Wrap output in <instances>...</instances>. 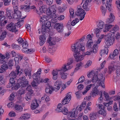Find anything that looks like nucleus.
Returning a JSON list of instances; mask_svg holds the SVG:
<instances>
[{"label": "nucleus", "instance_id": "obj_48", "mask_svg": "<svg viewBox=\"0 0 120 120\" xmlns=\"http://www.w3.org/2000/svg\"><path fill=\"white\" fill-rule=\"evenodd\" d=\"M26 90L29 91V93H33V90L32 89L31 86L30 85H29L26 88Z\"/></svg>", "mask_w": 120, "mask_h": 120}, {"label": "nucleus", "instance_id": "obj_34", "mask_svg": "<svg viewBox=\"0 0 120 120\" xmlns=\"http://www.w3.org/2000/svg\"><path fill=\"white\" fill-rule=\"evenodd\" d=\"M52 86H49L48 87L46 88L45 89V92L47 93H49L51 94L52 93V92L53 91V89H52Z\"/></svg>", "mask_w": 120, "mask_h": 120}, {"label": "nucleus", "instance_id": "obj_21", "mask_svg": "<svg viewBox=\"0 0 120 120\" xmlns=\"http://www.w3.org/2000/svg\"><path fill=\"white\" fill-rule=\"evenodd\" d=\"M106 2L105 4V6L107 8H108V10L110 11L112 10L111 3V2L112 0H106Z\"/></svg>", "mask_w": 120, "mask_h": 120}, {"label": "nucleus", "instance_id": "obj_4", "mask_svg": "<svg viewBox=\"0 0 120 120\" xmlns=\"http://www.w3.org/2000/svg\"><path fill=\"white\" fill-rule=\"evenodd\" d=\"M69 67L68 68L66 67V64H64L63 66L61 68H60L58 70V71L60 72L59 75H60L61 78L64 80L66 79L67 78V74L65 72L68 71V70L71 68Z\"/></svg>", "mask_w": 120, "mask_h": 120}, {"label": "nucleus", "instance_id": "obj_60", "mask_svg": "<svg viewBox=\"0 0 120 120\" xmlns=\"http://www.w3.org/2000/svg\"><path fill=\"white\" fill-rule=\"evenodd\" d=\"M92 63L91 60H89L87 61L85 65V67L86 68H87L90 66Z\"/></svg>", "mask_w": 120, "mask_h": 120}, {"label": "nucleus", "instance_id": "obj_52", "mask_svg": "<svg viewBox=\"0 0 120 120\" xmlns=\"http://www.w3.org/2000/svg\"><path fill=\"white\" fill-rule=\"evenodd\" d=\"M84 77L83 76H81L78 79V82L77 84L83 82L84 80Z\"/></svg>", "mask_w": 120, "mask_h": 120}, {"label": "nucleus", "instance_id": "obj_3", "mask_svg": "<svg viewBox=\"0 0 120 120\" xmlns=\"http://www.w3.org/2000/svg\"><path fill=\"white\" fill-rule=\"evenodd\" d=\"M105 78L103 77L101 74H98L96 75L92 79V82L94 83H95L97 81H100L99 85L101 86L103 88H105L104 85Z\"/></svg>", "mask_w": 120, "mask_h": 120}, {"label": "nucleus", "instance_id": "obj_62", "mask_svg": "<svg viewBox=\"0 0 120 120\" xmlns=\"http://www.w3.org/2000/svg\"><path fill=\"white\" fill-rule=\"evenodd\" d=\"M20 86V83L18 82V83L15 84V85L14 86L15 89L17 90L19 88Z\"/></svg>", "mask_w": 120, "mask_h": 120}, {"label": "nucleus", "instance_id": "obj_26", "mask_svg": "<svg viewBox=\"0 0 120 120\" xmlns=\"http://www.w3.org/2000/svg\"><path fill=\"white\" fill-rule=\"evenodd\" d=\"M33 93H27L26 94L25 98L27 101H30L31 99L32 96H33Z\"/></svg>", "mask_w": 120, "mask_h": 120}, {"label": "nucleus", "instance_id": "obj_19", "mask_svg": "<svg viewBox=\"0 0 120 120\" xmlns=\"http://www.w3.org/2000/svg\"><path fill=\"white\" fill-rule=\"evenodd\" d=\"M15 79L13 78H10L9 79V82L7 86V88H9L15 84Z\"/></svg>", "mask_w": 120, "mask_h": 120}, {"label": "nucleus", "instance_id": "obj_57", "mask_svg": "<svg viewBox=\"0 0 120 120\" xmlns=\"http://www.w3.org/2000/svg\"><path fill=\"white\" fill-rule=\"evenodd\" d=\"M86 38L88 40V42H89V41H93L92 39L91 36L90 34H89L87 35Z\"/></svg>", "mask_w": 120, "mask_h": 120}, {"label": "nucleus", "instance_id": "obj_23", "mask_svg": "<svg viewBox=\"0 0 120 120\" xmlns=\"http://www.w3.org/2000/svg\"><path fill=\"white\" fill-rule=\"evenodd\" d=\"M6 10V14L8 17L9 19H12V15L13 14V11L11 10H9L8 8H7Z\"/></svg>", "mask_w": 120, "mask_h": 120}, {"label": "nucleus", "instance_id": "obj_30", "mask_svg": "<svg viewBox=\"0 0 120 120\" xmlns=\"http://www.w3.org/2000/svg\"><path fill=\"white\" fill-rule=\"evenodd\" d=\"M98 87L97 86L94 87V88L93 89L92 94L91 95V96L94 97L95 96L96 94H98V90L97 89Z\"/></svg>", "mask_w": 120, "mask_h": 120}, {"label": "nucleus", "instance_id": "obj_7", "mask_svg": "<svg viewBox=\"0 0 120 120\" xmlns=\"http://www.w3.org/2000/svg\"><path fill=\"white\" fill-rule=\"evenodd\" d=\"M51 20H49L46 23L45 26L43 24L42 26L41 32L42 34L44 35L46 33V31H49L50 29L49 28L51 26V23L50 22Z\"/></svg>", "mask_w": 120, "mask_h": 120}, {"label": "nucleus", "instance_id": "obj_32", "mask_svg": "<svg viewBox=\"0 0 120 120\" xmlns=\"http://www.w3.org/2000/svg\"><path fill=\"white\" fill-rule=\"evenodd\" d=\"M46 6V5H43L40 7L39 8V10L40 12L41 13H45L47 11Z\"/></svg>", "mask_w": 120, "mask_h": 120}, {"label": "nucleus", "instance_id": "obj_8", "mask_svg": "<svg viewBox=\"0 0 120 120\" xmlns=\"http://www.w3.org/2000/svg\"><path fill=\"white\" fill-rule=\"evenodd\" d=\"M12 18H13L15 19H19V18L21 19H24L26 16L24 17H21V12L18 10H16L14 9V12L13 14H12Z\"/></svg>", "mask_w": 120, "mask_h": 120}, {"label": "nucleus", "instance_id": "obj_53", "mask_svg": "<svg viewBox=\"0 0 120 120\" xmlns=\"http://www.w3.org/2000/svg\"><path fill=\"white\" fill-rule=\"evenodd\" d=\"M23 20H19V22H18L17 23H16L17 24V26L19 27H20L23 24Z\"/></svg>", "mask_w": 120, "mask_h": 120}, {"label": "nucleus", "instance_id": "obj_20", "mask_svg": "<svg viewBox=\"0 0 120 120\" xmlns=\"http://www.w3.org/2000/svg\"><path fill=\"white\" fill-rule=\"evenodd\" d=\"M118 50L117 49H116L113 51L112 54L111 53L110 54L109 57L111 59H114V57L118 56Z\"/></svg>", "mask_w": 120, "mask_h": 120}, {"label": "nucleus", "instance_id": "obj_6", "mask_svg": "<svg viewBox=\"0 0 120 120\" xmlns=\"http://www.w3.org/2000/svg\"><path fill=\"white\" fill-rule=\"evenodd\" d=\"M86 13L81 7L78 8V10L75 12V14L78 16L81 17L80 20H82L84 18Z\"/></svg>", "mask_w": 120, "mask_h": 120}, {"label": "nucleus", "instance_id": "obj_42", "mask_svg": "<svg viewBox=\"0 0 120 120\" xmlns=\"http://www.w3.org/2000/svg\"><path fill=\"white\" fill-rule=\"evenodd\" d=\"M74 60L72 58H70L69 59V60H68V63H67V65H66V67H68V68L69 66L68 67L69 65L71 64L73 62ZM70 68H71V67L70 66Z\"/></svg>", "mask_w": 120, "mask_h": 120}, {"label": "nucleus", "instance_id": "obj_9", "mask_svg": "<svg viewBox=\"0 0 120 120\" xmlns=\"http://www.w3.org/2000/svg\"><path fill=\"white\" fill-rule=\"evenodd\" d=\"M54 28L56 29L57 32L59 33H62L64 30L63 24L62 23H56L54 25Z\"/></svg>", "mask_w": 120, "mask_h": 120}, {"label": "nucleus", "instance_id": "obj_16", "mask_svg": "<svg viewBox=\"0 0 120 120\" xmlns=\"http://www.w3.org/2000/svg\"><path fill=\"white\" fill-rule=\"evenodd\" d=\"M98 106L99 108L101 109L98 112V113L103 115L104 116H105L106 115V111L104 110L105 107L102 104L99 105Z\"/></svg>", "mask_w": 120, "mask_h": 120}, {"label": "nucleus", "instance_id": "obj_39", "mask_svg": "<svg viewBox=\"0 0 120 120\" xmlns=\"http://www.w3.org/2000/svg\"><path fill=\"white\" fill-rule=\"evenodd\" d=\"M30 117V115L28 113H26L23 114L20 118L22 119L26 120L29 119Z\"/></svg>", "mask_w": 120, "mask_h": 120}, {"label": "nucleus", "instance_id": "obj_64", "mask_svg": "<svg viewBox=\"0 0 120 120\" xmlns=\"http://www.w3.org/2000/svg\"><path fill=\"white\" fill-rule=\"evenodd\" d=\"M63 111H62L64 115H67L68 113V112L67 109L64 107Z\"/></svg>", "mask_w": 120, "mask_h": 120}, {"label": "nucleus", "instance_id": "obj_25", "mask_svg": "<svg viewBox=\"0 0 120 120\" xmlns=\"http://www.w3.org/2000/svg\"><path fill=\"white\" fill-rule=\"evenodd\" d=\"M109 17V18H108L106 20V22L108 24H109L112 22L115 19L114 16L112 13L110 14Z\"/></svg>", "mask_w": 120, "mask_h": 120}, {"label": "nucleus", "instance_id": "obj_33", "mask_svg": "<svg viewBox=\"0 0 120 120\" xmlns=\"http://www.w3.org/2000/svg\"><path fill=\"white\" fill-rule=\"evenodd\" d=\"M26 49L23 48V49H22V51L25 53L30 54H31L34 51V50L33 49H28L27 50H26Z\"/></svg>", "mask_w": 120, "mask_h": 120}, {"label": "nucleus", "instance_id": "obj_37", "mask_svg": "<svg viewBox=\"0 0 120 120\" xmlns=\"http://www.w3.org/2000/svg\"><path fill=\"white\" fill-rule=\"evenodd\" d=\"M20 87H26L28 85V80L25 81L20 83Z\"/></svg>", "mask_w": 120, "mask_h": 120}, {"label": "nucleus", "instance_id": "obj_47", "mask_svg": "<svg viewBox=\"0 0 120 120\" xmlns=\"http://www.w3.org/2000/svg\"><path fill=\"white\" fill-rule=\"evenodd\" d=\"M69 11L70 13V15L72 17V18L75 17V16L74 15V11L73 9L71 8L69 9Z\"/></svg>", "mask_w": 120, "mask_h": 120}, {"label": "nucleus", "instance_id": "obj_2", "mask_svg": "<svg viewBox=\"0 0 120 120\" xmlns=\"http://www.w3.org/2000/svg\"><path fill=\"white\" fill-rule=\"evenodd\" d=\"M110 34L107 35H101L100 37H99L97 41H95L96 42L97 44H99L101 42V39L104 38L105 39V43L106 45L107 46H109L112 45L114 41L115 38L114 36H112Z\"/></svg>", "mask_w": 120, "mask_h": 120}, {"label": "nucleus", "instance_id": "obj_43", "mask_svg": "<svg viewBox=\"0 0 120 120\" xmlns=\"http://www.w3.org/2000/svg\"><path fill=\"white\" fill-rule=\"evenodd\" d=\"M27 80V79H26L25 76H23L21 77H20L19 78L18 80V82L19 83H20L22 82L25 81Z\"/></svg>", "mask_w": 120, "mask_h": 120}, {"label": "nucleus", "instance_id": "obj_12", "mask_svg": "<svg viewBox=\"0 0 120 120\" xmlns=\"http://www.w3.org/2000/svg\"><path fill=\"white\" fill-rule=\"evenodd\" d=\"M41 74V73H38V71H37L32 75L33 78L38 83L42 82L43 81L42 79L40 78V75Z\"/></svg>", "mask_w": 120, "mask_h": 120}, {"label": "nucleus", "instance_id": "obj_24", "mask_svg": "<svg viewBox=\"0 0 120 120\" xmlns=\"http://www.w3.org/2000/svg\"><path fill=\"white\" fill-rule=\"evenodd\" d=\"M58 70L56 71L53 70L52 72V74L53 75L52 79L54 80H56L58 77Z\"/></svg>", "mask_w": 120, "mask_h": 120}, {"label": "nucleus", "instance_id": "obj_38", "mask_svg": "<svg viewBox=\"0 0 120 120\" xmlns=\"http://www.w3.org/2000/svg\"><path fill=\"white\" fill-rule=\"evenodd\" d=\"M12 4L14 9L16 8H17L18 6V0H12Z\"/></svg>", "mask_w": 120, "mask_h": 120}, {"label": "nucleus", "instance_id": "obj_55", "mask_svg": "<svg viewBox=\"0 0 120 120\" xmlns=\"http://www.w3.org/2000/svg\"><path fill=\"white\" fill-rule=\"evenodd\" d=\"M1 68L2 69L5 70L8 69V67L7 65L3 64L1 66Z\"/></svg>", "mask_w": 120, "mask_h": 120}, {"label": "nucleus", "instance_id": "obj_18", "mask_svg": "<svg viewBox=\"0 0 120 120\" xmlns=\"http://www.w3.org/2000/svg\"><path fill=\"white\" fill-rule=\"evenodd\" d=\"M92 0H86L83 4L82 7L83 8L86 10V11L89 10L90 9L88 8V3L89 2H90Z\"/></svg>", "mask_w": 120, "mask_h": 120}, {"label": "nucleus", "instance_id": "obj_29", "mask_svg": "<svg viewBox=\"0 0 120 120\" xmlns=\"http://www.w3.org/2000/svg\"><path fill=\"white\" fill-rule=\"evenodd\" d=\"M15 109L16 111L18 112H20L23 110V108L20 105H16L14 106Z\"/></svg>", "mask_w": 120, "mask_h": 120}, {"label": "nucleus", "instance_id": "obj_63", "mask_svg": "<svg viewBox=\"0 0 120 120\" xmlns=\"http://www.w3.org/2000/svg\"><path fill=\"white\" fill-rule=\"evenodd\" d=\"M4 4L5 5L7 6L10 4V3L11 2V0H4Z\"/></svg>", "mask_w": 120, "mask_h": 120}, {"label": "nucleus", "instance_id": "obj_28", "mask_svg": "<svg viewBox=\"0 0 120 120\" xmlns=\"http://www.w3.org/2000/svg\"><path fill=\"white\" fill-rule=\"evenodd\" d=\"M31 70L30 69H25L24 71L26 76L27 75H28L29 79L31 78Z\"/></svg>", "mask_w": 120, "mask_h": 120}, {"label": "nucleus", "instance_id": "obj_10", "mask_svg": "<svg viewBox=\"0 0 120 120\" xmlns=\"http://www.w3.org/2000/svg\"><path fill=\"white\" fill-rule=\"evenodd\" d=\"M55 8V7L54 6H52L48 8L47 10V14L52 17V16L56 12V10Z\"/></svg>", "mask_w": 120, "mask_h": 120}, {"label": "nucleus", "instance_id": "obj_59", "mask_svg": "<svg viewBox=\"0 0 120 120\" xmlns=\"http://www.w3.org/2000/svg\"><path fill=\"white\" fill-rule=\"evenodd\" d=\"M70 23L71 21H69L67 24L66 26L68 30H71V29Z\"/></svg>", "mask_w": 120, "mask_h": 120}, {"label": "nucleus", "instance_id": "obj_35", "mask_svg": "<svg viewBox=\"0 0 120 120\" xmlns=\"http://www.w3.org/2000/svg\"><path fill=\"white\" fill-rule=\"evenodd\" d=\"M7 32L6 31L3 32L1 35L0 36V41L3 40L6 37V35L7 34Z\"/></svg>", "mask_w": 120, "mask_h": 120}, {"label": "nucleus", "instance_id": "obj_51", "mask_svg": "<svg viewBox=\"0 0 120 120\" xmlns=\"http://www.w3.org/2000/svg\"><path fill=\"white\" fill-rule=\"evenodd\" d=\"M90 75L91 76L92 75L93 76V78L96 75H98V71H91L90 72Z\"/></svg>", "mask_w": 120, "mask_h": 120}, {"label": "nucleus", "instance_id": "obj_14", "mask_svg": "<svg viewBox=\"0 0 120 120\" xmlns=\"http://www.w3.org/2000/svg\"><path fill=\"white\" fill-rule=\"evenodd\" d=\"M79 106L76 107V109H73L71 112H70L69 114L70 116L71 117H76L78 114V112L79 111Z\"/></svg>", "mask_w": 120, "mask_h": 120}, {"label": "nucleus", "instance_id": "obj_13", "mask_svg": "<svg viewBox=\"0 0 120 120\" xmlns=\"http://www.w3.org/2000/svg\"><path fill=\"white\" fill-rule=\"evenodd\" d=\"M62 82L61 81L57 80L54 84L53 87L52 86V89H53V91H57L59 90L60 87L61 85Z\"/></svg>", "mask_w": 120, "mask_h": 120}, {"label": "nucleus", "instance_id": "obj_17", "mask_svg": "<svg viewBox=\"0 0 120 120\" xmlns=\"http://www.w3.org/2000/svg\"><path fill=\"white\" fill-rule=\"evenodd\" d=\"M39 106V105L37 102V100L35 99L32 101L31 107L32 109L33 110L37 108Z\"/></svg>", "mask_w": 120, "mask_h": 120}, {"label": "nucleus", "instance_id": "obj_46", "mask_svg": "<svg viewBox=\"0 0 120 120\" xmlns=\"http://www.w3.org/2000/svg\"><path fill=\"white\" fill-rule=\"evenodd\" d=\"M79 20L78 18H76L75 20H73L71 22L70 24L72 26H74L76 23L79 21Z\"/></svg>", "mask_w": 120, "mask_h": 120}, {"label": "nucleus", "instance_id": "obj_45", "mask_svg": "<svg viewBox=\"0 0 120 120\" xmlns=\"http://www.w3.org/2000/svg\"><path fill=\"white\" fill-rule=\"evenodd\" d=\"M85 36H83L82 38H81L80 39V41L79 42H78L75 44H76L77 43H78L79 44V45H82V46L84 47V44L82 43V41H83L84 40L85 38Z\"/></svg>", "mask_w": 120, "mask_h": 120}, {"label": "nucleus", "instance_id": "obj_15", "mask_svg": "<svg viewBox=\"0 0 120 120\" xmlns=\"http://www.w3.org/2000/svg\"><path fill=\"white\" fill-rule=\"evenodd\" d=\"M71 98V95L68 94L62 101V104L65 105L68 103L70 101Z\"/></svg>", "mask_w": 120, "mask_h": 120}, {"label": "nucleus", "instance_id": "obj_56", "mask_svg": "<svg viewBox=\"0 0 120 120\" xmlns=\"http://www.w3.org/2000/svg\"><path fill=\"white\" fill-rule=\"evenodd\" d=\"M43 1H45L48 5L51 4L53 2V0H42Z\"/></svg>", "mask_w": 120, "mask_h": 120}, {"label": "nucleus", "instance_id": "obj_40", "mask_svg": "<svg viewBox=\"0 0 120 120\" xmlns=\"http://www.w3.org/2000/svg\"><path fill=\"white\" fill-rule=\"evenodd\" d=\"M43 16L42 18L44 21H47L50 20H52V17H51V16L49 15H48V16Z\"/></svg>", "mask_w": 120, "mask_h": 120}, {"label": "nucleus", "instance_id": "obj_44", "mask_svg": "<svg viewBox=\"0 0 120 120\" xmlns=\"http://www.w3.org/2000/svg\"><path fill=\"white\" fill-rule=\"evenodd\" d=\"M4 12L2 11H0V20H3L5 19V17L4 15Z\"/></svg>", "mask_w": 120, "mask_h": 120}, {"label": "nucleus", "instance_id": "obj_41", "mask_svg": "<svg viewBox=\"0 0 120 120\" xmlns=\"http://www.w3.org/2000/svg\"><path fill=\"white\" fill-rule=\"evenodd\" d=\"M103 93L104 95V96L105 97L106 99V101H110L111 98H109V97L108 93H107L105 91H104L103 92Z\"/></svg>", "mask_w": 120, "mask_h": 120}, {"label": "nucleus", "instance_id": "obj_58", "mask_svg": "<svg viewBox=\"0 0 120 120\" xmlns=\"http://www.w3.org/2000/svg\"><path fill=\"white\" fill-rule=\"evenodd\" d=\"M13 60L11 59L9 60L8 64L9 66L11 67L13 66Z\"/></svg>", "mask_w": 120, "mask_h": 120}, {"label": "nucleus", "instance_id": "obj_22", "mask_svg": "<svg viewBox=\"0 0 120 120\" xmlns=\"http://www.w3.org/2000/svg\"><path fill=\"white\" fill-rule=\"evenodd\" d=\"M40 39L39 44L40 46L43 45L45 42L46 38L43 35L40 36L39 38Z\"/></svg>", "mask_w": 120, "mask_h": 120}, {"label": "nucleus", "instance_id": "obj_31", "mask_svg": "<svg viewBox=\"0 0 120 120\" xmlns=\"http://www.w3.org/2000/svg\"><path fill=\"white\" fill-rule=\"evenodd\" d=\"M97 116L96 112H92L90 115V119L92 120H94L96 119Z\"/></svg>", "mask_w": 120, "mask_h": 120}, {"label": "nucleus", "instance_id": "obj_49", "mask_svg": "<svg viewBox=\"0 0 120 120\" xmlns=\"http://www.w3.org/2000/svg\"><path fill=\"white\" fill-rule=\"evenodd\" d=\"M107 50V51H108V49L107 48H105L104 50H101V52H100V54L101 56H102V55H104V54H106V55H107L108 53V51L105 52V51L106 50Z\"/></svg>", "mask_w": 120, "mask_h": 120}, {"label": "nucleus", "instance_id": "obj_61", "mask_svg": "<svg viewBox=\"0 0 120 120\" xmlns=\"http://www.w3.org/2000/svg\"><path fill=\"white\" fill-rule=\"evenodd\" d=\"M81 92L80 91H77L75 93V94L76 95V97L78 98H79L81 97Z\"/></svg>", "mask_w": 120, "mask_h": 120}, {"label": "nucleus", "instance_id": "obj_27", "mask_svg": "<svg viewBox=\"0 0 120 120\" xmlns=\"http://www.w3.org/2000/svg\"><path fill=\"white\" fill-rule=\"evenodd\" d=\"M16 71H12L9 75L10 78H13L15 79L17 75L19 74Z\"/></svg>", "mask_w": 120, "mask_h": 120}, {"label": "nucleus", "instance_id": "obj_50", "mask_svg": "<svg viewBox=\"0 0 120 120\" xmlns=\"http://www.w3.org/2000/svg\"><path fill=\"white\" fill-rule=\"evenodd\" d=\"M15 94L13 93L10 94L9 99L10 101H12L14 100L15 97Z\"/></svg>", "mask_w": 120, "mask_h": 120}, {"label": "nucleus", "instance_id": "obj_5", "mask_svg": "<svg viewBox=\"0 0 120 120\" xmlns=\"http://www.w3.org/2000/svg\"><path fill=\"white\" fill-rule=\"evenodd\" d=\"M104 22L101 21H100L97 22V28L94 29V33L97 37H99L100 35V33L101 30L103 28Z\"/></svg>", "mask_w": 120, "mask_h": 120}, {"label": "nucleus", "instance_id": "obj_1", "mask_svg": "<svg viewBox=\"0 0 120 120\" xmlns=\"http://www.w3.org/2000/svg\"><path fill=\"white\" fill-rule=\"evenodd\" d=\"M72 50L74 52V56L77 62L80 61L82 60L84 56L83 55H79L81 53L85 51V47L82 45H79L78 43L75 44L74 46H72Z\"/></svg>", "mask_w": 120, "mask_h": 120}, {"label": "nucleus", "instance_id": "obj_36", "mask_svg": "<svg viewBox=\"0 0 120 120\" xmlns=\"http://www.w3.org/2000/svg\"><path fill=\"white\" fill-rule=\"evenodd\" d=\"M86 103V102H83L82 103L80 106H79L78 108L79 112H80L82 109H84Z\"/></svg>", "mask_w": 120, "mask_h": 120}, {"label": "nucleus", "instance_id": "obj_54", "mask_svg": "<svg viewBox=\"0 0 120 120\" xmlns=\"http://www.w3.org/2000/svg\"><path fill=\"white\" fill-rule=\"evenodd\" d=\"M25 90L22 88H20L18 91V93L19 94V95H22L25 94Z\"/></svg>", "mask_w": 120, "mask_h": 120}, {"label": "nucleus", "instance_id": "obj_11", "mask_svg": "<svg viewBox=\"0 0 120 120\" xmlns=\"http://www.w3.org/2000/svg\"><path fill=\"white\" fill-rule=\"evenodd\" d=\"M17 24L13 22H11L8 24L6 26L7 29L9 31L14 32V31L16 29V26H17Z\"/></svg>", "mask_w": 120, "mask_h": 120}]
</instances>
